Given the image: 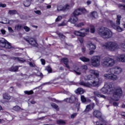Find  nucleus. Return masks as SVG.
Instances as JSON below:
<instances>
[{
  "label": "nucleus",
  "instance_id": "nucleus-1",
  "mask_svg": "<svg viewBox=\"0 0 125 125\" xmlns=\"http://www.w3.org/2000/svg\"><path fill=\"white\" fill-rule=\"evenodd\" d=\"M102 93L104 94H112V97H108V100L110 103H112L114 100L119 101L121 96L123 95V90L120 87H117L114 90L112 83H106L104 84V87L101 90Z\"/></svg>",
  "mask_w": 125,
  "mask_h": 125
},
{
  "label": "nucleus",
  "instance_id": "nucleus-2",
  "mask_svg": "<svg viewBox=\"0 0 125 125\" xmlns=\"http://www.w3.org/2000/svg\"><path fill=\"white\" fill-rule=\"evenodd\" d=\"M89 73H90V74H92V75H94V76L96 77L93 82L90 83L87 82L86 83L83 82H81L79 83V84L87 87H91V86H98L99 85H100L101 81H100V80H99V78H98V77H99V71L98 70L90 69L89 71Z\"/></svg>",
  "mask_w": 125,
  "mask_h": 125
},
{
  "label": "nucleus",
  "instance_id": "nucleus-3",
  "mask_svg": "<svg viewBox=\"0 0 125 125\" xmlns=\"http://www.w3.org/2000/svg\"><path fill=\"white\" fill-rule=\"evenodd\" d=\"M107 73L104 75V77L106 80H110L111 81H117L118 76L116 75L121 74L122 72V68L120 67L116 66L114 68H110L106 71Z\"/></svg>",
  "mask_w": 125,
  "mask_h": 125
},
{
  "label": "nucleus",
  "instance_id": "nucleus-4",
  "mask_svg": "<svg viewBox=\"0 0 125 125\" xmlns=\"http://www.w3.org/2000/svg\"><path fill=\"white\" fill-rule=\"evenodd\" d=\"M98 33L104 39H110L113 36V33L111 32V30L104 27L99 28L98 29Z\"/></svg>",
  "mask_w": 125,
  "mask_h": 125
},
{
  "label": "nucleus",
  "instance_id": "nucleus-5",
  "mask_svg": "<svg viewBox=\"0 0 125 125\" xmlns=\"http://www.w3.org/2000/svg\"><path fill=\"white\" fill-rule=\"evenodd\" d=\"M89 32V28H83L80 29L79 31H75L74 32V35L75 36H78L79 37H81L79 38V42H80L81 43H83V37L86 36V33Z\"/></svg>",
  "mask_w": 125,
  "mask_h": 125
},
{
  "label": "nucleus",
  "instance_id": "nucleus-6",
  "mask_svg": "<svg viewBox=\"0 0 125 125\" xmlns=\"http://www.w3.org/2000/svg\"><path fill=\"white\" fill-rule=\"evenodd\" d=\"M102 46L110 51H115V50H117V49H119V48L118 44L114 42H107L104 44Z\"/></svg>",
  "mask_w": 125,
  "mask_h": 125
},
{
  "label": "nucleus",
  "instance_id": "nucleus-7",
  "mask_svg": "<svg viewBox=\"0 0 125 125\" xmlns=\"http://www.w3.org/2000/svg\"><path fill=\"white\" fill-rule=\"evenodd\" d=\"M115 63V60L109 57H105L103 60L102 65L104 67H112Z\"/></svg>",
  "mask_w": 125,
  "mask_h": 125
},
{
  "label": "nucleus",
  "instance_id": "nucleus-8",
  "mask_svg": "<svg viewBox=\"0 0 125 125\" xmlns=\"http://www.w3.org/2000/svg\"><path fill=\"white\" fill-rule=\"evenodd\" d=\"M91 61L93 67H98L100 65V57L99 56H94L91 59Z\"/></svg>",
  "mask_w": 125,
  "mask_h": 125
},
{
  "label": "nucleus",
  "instance_id": "nucleus-9",
  "mask_svg": "<svg viewBox=\"0 0 125 125\" xmlns=\"http://www.w3.org/2000/svg\"><path fill=\"white\" fill-rule=\"evenodd\" d=\"M74 71L77 74V75H81L82 74V72H85V71L87 70V66L83 65L81 66L80 68H79L78 66H76L74 67Z\"/></svg>",
  "mask_w": 125,
  "mask_h": 125
},
{
  "label": "nucleus",
  "instance_id": "nucleus-10",
  "mask_svg": "<svg viewBox=\"0 0 125 125\" xmlns=\"http://www.w3.org/2000/svg\"><path fill=\"white\" fill-rule=\"evenodd\" d=\"M70 8H71V6L68 4H66L64 6L60 5L57 6V10L58 11H66V10H68V9H70Z\"/></svg>",
  "mask_w": 125,
  "mask_h": 125
},
{
  "label": "nucleus",
  "instance_id": "nucleus-11",
  "mask_svg": "<svg viewBox=\"0 0 125 125\" xmlns=\"http://www.w3.org/2000/svg\"><path fill=\"white\" fill-rule=\"evenodd\" d=\"M26 42H28L30 45H32V46L37 47L38 46V43H37V41L34 38H28V39H24Z\"/></svg>",
  "mask_w": 125,
  "mask_h": 125
},
{
  "label": "nucleus",
  "instance_id": "nucleus-12",
  "mask_svg": "<svg viewBox=\"0 0 125 125\" xmlns=\"http://www.w3.org/2000/svg\"><path fill=\"white\" fill-rule=\"evenodd\" d=\"M85 9L83 8H79L77 10H75V11L73 12L74 16H78V15H81L82 13H85Z\"/></svg>",
  "mask_w": 125,
  "mask_h": 125
},
{
  "label": "nucleus",
  "instance_id": "nucleus-13",
  "mask_svg": "<svg viewBox=\"0 0 125 125\" xmlns=\"http://www.w3.org/2000/svg\"><path fill=\"white\" fill-rule=\"evenodd\" d=\"M64 101H66L67 103H74L75 101H78V99L76 98L75 96H71L70 98L64 100Z\"/></svg>",
  "mask_w": 125,
  "mask_h": 125
},
{
  "label": "nucleus",
  "instance_id": "nucleus-14",
  "mask_svg": "<svg viewBox=\"0 0 125 125\" xmlns=\"http://www.w3.org/2000/svg\"><path fill=\"white\" fill-rule=\"evenodd\" d=\"M95 106V104H94V103H92L87 105L85 109V112H89V111H91V110H92V109L94 108Z\"/></svg>",
  "mask_w": 125,
  "mask_h": 125
},
{
  "label": "nucleus",
  "instance_id": "nucleus-15",
  "mask_svg": "<svg viewBox=\"0 0 125 125\" xmlns=\"http://www.w3.org/2000/svg\"><path fill=\"white\" fill-rule=\"evenodd\" d=\"M67 22H70L72 24H75V23L78 22V18L75 16H72L69 19Z\"/></svg>",
  "mask_w": 125,
  "mask_h": 125
},
{
  "label": "nucleus",
  "instance_id": "nucleus-16",
  "mask_svg": "<svg viewBox=\"0 0 125 125\" xmlns=\"http://www.w3.org/2000/svg\"><path fill=\"white\" fill-rule=\"evenodd\" d=\"M117 60L119 62H125V54L118 55Z\"/></svg>",
  "mask_w": 125,
  "mask_h": 125
},
{
  "label": "nucleus",
  "instance_id": "nucleus-17",
  "mask_svg": "<svg viewBox=\"0 0 125 125\" xmlns=\"http://www.w3.org/2000/svg\"><path fill=\"white\" fill-rule=\"evenodd\" d=\"M62 62L64 63V64L65 65V66L66 67V68H67L68 69H70V66H69V65H70V64H71V63L68 61V59L64 58L62 59Z\"/></svg>",
  "mask_w": 125,
  "mask_h": 125
},
{
  "label": "nucleus",
  "instance_id": "nucleus-18",
  "mask_svg": "<svg viewBox=\"0 0 125 125\" xmlns=\"http://www.w3.org/2000/svg\"><path fill=\"white\" fill-rule=\"evenodd\" d=\"M93 115L96 118H101V116H102V113H101V112L99 110H94L93 112Z\"/></svg>",
  "mask_w": 125,
  "mask_h": 125
},
{
  "label": "nucleus",
  "instance_id": "nucleus-19",
  "mask_svg": "<svg viewBox=\"0 0 125 125\" xmlns=\"http://www.w3.org/2000/svg\"><path fill=\"white\" fill-rule=\"evenodd\" d=\"M1 22L2 24H13V23H14V21H8L6 18H3Z\"/></svg>",
  "mask_w": 125,
  "mask_h": 125
},
{
  "label": "nucleus",
  "instance_id": "nucleus-20",
  "mask_svg": "<svg viewBox=\"0 0 125 125\" xmlns=\"http://www.w3.org/2000/svg\"><path fill=\"white\" fill-rule=\"evenodd\" d=\"M94 95H95V96H97L98 97H100L101 98H104V99H106V96H105L104 95L100 94L99 93V92L98 91H95L94 92Z\"/></svg>",
  "mask_w": 125,
  "mask_h": 125
},
{
  "label": "nucleus",
  "instance_id": "nucleus-21",
  "mask_svg": "<svg viewBox=\"0 0 125 125\" xmlns=\"http://www.w3.org/2000/svg\"><path fill=\"white\" fill-rule=\"evenodd\" d=\"M1 47H5V48L9 49L11 48L12 46L11 44H10V43L7 41L4 44H3L2 46H1Z\"/></svg>",
  "mask_w": 125,
  "mask_h": 125
},
{
  "label": "nucleus",
  "instance_id": "nucleus-22",
  "mask_svg": "<svg viewBox=\"0 0 125 125\" xmlns=\"http://www.w3.org/2000/svg\"><path fill=\"white\" fill-rule=\"evenodd\" d=\"M87 47L89 49V50H94V49H96V46L95 45L92 44V43H90V44H87Z\"/></svg>",
  "mask_w": 125,
  "mask_h": 125
},
{
  "label": "nucleus",
  "instance_id": "nucleus-23",
  "mask_svg": "<svg viewBox=\"0 0 125 125\" xmlns=\"http://www.w3.org/2000/svg\"><path fill=\"white\" fill-rule=\"evenodd\" d=\"M31 1H32V0H25L23 2V5L26 7H28V6H30Z\"/></svg>",
  "mask_w": 125,
  "mask_h": 125
},
{
  "label": "nucleus",
  "instance_id": "nucleus-24",
  "mask_svg": "<svg viewBox=\"0 0 125 125\" xmlns=\"http://www.w3.org/2000/svg\"><path fill=\"white\" fill-rule=\"evenodd\" d=\"M76 93H79V94H83L84 93V90L82 88H78L76 91Z\"/></svg>",
  "mask_w": 125,
  "mask_h": 125
},
{
  "label": "nucleus",
  "instance_id": "nucleus-25",
  "mask_svg": "<svg viewBox=\"0 0 125 125\" xmlns=\"http://www.w3.org/2000/svg\"><path fill=\"white\" fill-rule=\"evenodd\" d=\"M80 59L83 62H89V61H90V60L89 58H87L85 57H82L80 58Z\"/></svg>",
  "mask_w": 125,
  "mask_h": 125
},
{
  "label": "nucleus",
  "instance_id": "nucleus-26",
  "mask_svg": "<svg viewBox=\"0 0 125 125\" xmlns=\"http://www.w3.org/2000/svg\"><path fill=\"white\" fill-rule=\"evenodd\" d=\"M7 42L4 38H0V46H2Z\"/></svg>",
  "mask_w": 125,
  "mask_h": 125
},
{
  "label": "nucleus",
  "instance_id": "nucleus-27",
  "mask_svg": "<svg viewBox=\"0 0 125 125\" xmlns=\"http://www.w3.org/2000/svg\"><path fill=\"white\" fill-rule=\"evenodd\" d=\"M3 97L4 99H6V100H9L11 98V96L6 93H5L3 95Z\"/></svg>",
  "mask_w": 125,
  "mask_h": 125
},
{
  "label": "nucleus",
  "instance_id": "nucleus-28",
  "mask_svg": "<svg viewBox=\"0 0 125 125\" xmlns=\"http://www.w3.org/2000/svg\"><path fill=\"white\" fill-rule=\"evenodd\" d=\"M91 17H93V19H96L98 18V14L96 12H93L91 14Z\"/></svg>",
  "mask_w": 125,
  "mask_h": 125
},
{
  "label": "nucleus",
  "instance_id": "nucleus-29",
  "mask_svg": "<svg viewBox=\"0 0 125 125\" xmlns=\"http://www.w3.org/2000/svg\"><path fill=\"white\" fill-rule=\"evenodd\" d=\"M121 18H122V17L121 16V15H117V21H116V24L117 25H120Z\"/></svg>",
  "mask_w": 125,
  "mask_h": 125
},
{
  "label": "nucleus",
  "instance_id": "nucleus-30",
  "mask_svg": "<svg viewBox=\"0 0 125 125\" xmlns=\"http://www.w3.org/2000/svg\"><path fill=\"white\" fill-rule=\"evenodd\" d=\"M93 79V76L91 75H88L85 78V80H87L88 81H91Z\"/></svg>",
  "mask_w": 125,
  "mask_h": 125
},
{
  "label": "nucleus",
  "instance_id": "nucleus-31",
  "mask_svg": "<svg viewBox=\"0 0 125 125\" xmlns=\"http://www.w3.org/2000/svg\"><path fill=\"white\" fill-rule=\"evenodd\" d=\"M9 70L11 72H16L18 70V66L12 67Z\"/></svg>",
  "mask_w": 125,
  "mask_h": 125
},
{
  "label": "nucleus",
  "instance_id": "nucleus-32",
  "mask_svg": "<svg viewBox=\"0 0 125 125\" xmlns=\"http://www.w3.org/2000/svg\"><path fill=\"white\" fill-rule=\"evenodd\" d=\"M8 13L10 15H14V14H17V11L15 10H9Z\"/></svg>",
  "mask_w": 125,
  "mask_h": 125
},
{
  "label": "nucleus",
  "instance_id": "nucleus-33",
  "mask_svg": "<svg viewBox=\"0 0 125 125\" xmlns=\"http://www.w3.org/2000/svg\"><path fill=\"white\" fill-rule=\"evenodd\" d=\"M67 21H64L62 23L58 24V27H61L62 26H66L67 25Z\"/></svg>",
  "mask_w": 125,
  "mask_h": 125
},
{
  "label": "nucleus",
  "instance_id": "nucleus-34",
  "mask_svg": "<svg viewBox=\"0 0 125 125\" xmlns=\"http://www.w3.org/2000/svg\"><path fill=\"white\" fill-rule=\"evenodd\" d=\"M15 30L17 31H20L21 28H22V25L21 24H17L15 27Z\"/></svg>",
  "mask_w": 125,
  "mask_h": 125
},
{
  "label": "nucleus",
  "instance_id": "nucleus-35",
  "mask_svg": "<svg viewBox=\"0 0 125 125\" xmlns=\"http://www.w3.org/2000/svg\"><path fill=\"white\" fill-rule=\"evenodd\" d=\"M58 125H65L66 122L62 120H59L57 121Z\"/></svg>",
  "mask_w": 125,
  "mask_h": 125
},
{
  "label": "nucleus",
  "instance_id": "nucleus-36",
  "mask_svg": "<svg viewBox=\"0 0 125 125\" xmlns=\"http://www.w3.org/2000/svg\"><path fill=\"white\" fill-rule=\"evenodd\" d=\"M75 27H77L78 28H81L83 27V26H84V24L83 22H81L78 24H75Z\"/></svg>",
  "mask_w": 125,
  "mask_h": 125
},
{
  "label": "nucleus",
  "instance_id": "nucleus-37",
  "mask_svg": "<svg viewBox=\"0 0 125 125\" xmlns=\"http://www.w3.org/2000/svg\"><path fill=\"white\" fill-rule=\"evenodd\" d=\"M20 109H21V108L18 106V105H16L15 106L13 107V110H14V111H19Z\"/></svg>",
  "mask_w": 125,
  "mask_h": 125
},
{
  "label": "nucleus",
  "instance_id": "nucleus-38",
  "mask_svg": "<svg viewBox=\"0 0 125 125\" xmlns=\"http://www.w3.org/2000/svg\"><path fill=\"white\" fill-rule=\"evenodd\" d=\"M15 60H16V61H20V62H24V61H25L24 59L21 58H15Z\"/></svg>",
  "mask_w": 125,
  "mask_h": 125
},
{
  "label": "nucleus",
  "instance_id": "nucleus-39",
  "mask_svg": "<svg viewBox=\"0 0 125 125\" xmlns=\"http://www.w3.org/2000/svg\"><path fill=\"white\" fill-rule=\"evenodd\" d=\"M81 99L82 102H83V103H84V102H86V99L85 98V97H84V96H81Z\"/></svg>",
  "mask_w": 125,
  "mask_h": 125
},
{
  "label": "nucleus",
  "instance_id": "nucleus-40",
  "mask_svg": "<svg viewBox=\"0 0 125 125\" xmlns=\"http://www.w3.org/2000/svg\"><path fill=\"white\" fill-rule=\"evenodd\" d=\"M24 93L25 94H28V95H30V94H33V93H34V92H33L32 90H31V91H24Z\"/></svg>",
  "mask_w": 125,
  "mask_h": 125
},
{
  "label": "nucleus",
  "instance_id": "nucleus-41",
  "mask_svg": "<svg viewBox=\"0 0 125 125\" xmlns=\"http://www.w3.org/2000/svg\"><path fill=\"white\" fill-rule=\"evenodd\" d=\"M90 27H91V28H90L91 33H95V28L94 27V26L93 25H91Z\"/></svg>",
  "mask_w": 125,
  "mask_h": 125
},
{
  "label": "nucleus",
  "instance_id": "nucleus-42",
  "mask_svg": "<svg viewBox=\"0 0 125 125\" xmlns=\"http://www.w3.org/2000/svg\"><path fill=\"white\" fill-rule=\"evenodd\" d=\"M114 101H115V100L113 101L112 103H113V105L114 106V107H117L118 106L119 104L117 102H114ZM110 104H112V103H109Z\"/></svg>",
  "mask_w": 125,
  "mask_h": 125
},
{
  "label": "nucleus",
  "instance_id": "nucleus-43",
  "mask_svg": "<svg viewBox=\"0 0 125 125\" xmlns=\"http://www.w3.org/2000/svg\"><path fill=\"white\" fill-rule=\"evenodd\" d=\"M62 20V17L59 16L58 18L56 19V22H58V21H61Z\"/></svg>",
  "mask_w": 125,
  "mask_h": 125
},
{
  "label": "nucleus",
  "instance_id": "nucleus-44",
  "mask_svg": "<svg viewBox=\"0 0 125 125\" xmlns=\"http://www.w3.org/2000/svg\"><path fill=\"white\" fill-rule=\"evenodd\" d=\"M24 30H25V32H29L30 31V28L28 26H25L23 27Z\"/></svg>",
  "mask_w": 125,
  "mask_h": 125
},
{
  "label": "nucleus",
  "instance_id": "nucleus-45",
  "mask_svg": "<svg viewBox=\"0 0 125 125\" xmlns=\"http://www.w3.org/2000/svg\"><path fill=\"white\" fill-rule=\"evenodd\" d=\"M58 36L60 38H61V39H65V37L64 36V35H63V34L62 33H59Z\"/></svg>",
  "mask_w": 125,
  "mask_h": 125
},
{
  "label": "nucleus",
  "instance_id": "nucleus-46",
  "mask_svg": "<svg viewBox=\"0 0 125 125\" xmlns=\"http://www.w3.org/2000/svg\"><path fill=\"white\" fill-rule=\"evenodd\" d=\"M51 106L53 108H54V109H57V108H58V106L55 104H52Z\"/></svg>",
  "mask_w": 125,
  "mask_h": 125
},
{
  "label": "nucleus",
  "instance_id": "nucleus-47",
  "mask_svg": "<svg viewBox=\"0 0 125 125\" xmlns=\"http://www.w3.org/2000/svg\"><path fill=\"white\" fill-rule=\"evenodd\" d=\"M116 29L118 32H122L123 31V29H122V28H121V27H119V26H117L116 27Z\"/></svg>",
  "mask_w": 125,
  "mask_h": 125
},
{
  "label": "nucleus",
  "instance_id": "nucleus-48",
  "mask_svg": "<svg viewBox=\"0 0 125 125\" xmlns=\"http://www.w3.org/2000/svg\"><path fill=\"white\" fill-rule=\"evenodd\" d=\"M34 12L36 14H38V15H41V14H42V12H41L40 10L34 11Z\"/></svg>",
  "mask_w": 125,
  "mask_h": 125
},
{
  "label": "nucleus",
  "instance_id": "nucleus-49",
  "mask_svg": "<svg viewBox=\"0 0 125 125\" xmlns=\"http://www.w3.org/2000/svg\"><path fill=\"white\" fill-rule=\"evenodd\" d=\"M77 115H78V113H75L72 114L71 115V119H74V118H75V117L77 116Z\"/></svg>",
  "mask_w": 125,
  "mask_h": 125
},
{
  "label": "nucleus",
  "instance_id": "nucleus-50",
  "mask_svg": "<svg viewBox=\"0 0 125 125\" xmlns=\"http://www.w3.org/2000/svg\"><path fill=\"white\" fill-rule=\"evenodd\" d=\"M41 63L42 65H45V60L44 59H42L41 60Z\"/></svg>",
  "mask_w": 125,
  "mask_h": 125
},
{
  "label": "nucleus",
  "instance_id": "nucleus-51",
  "mask_svg": "<svg viewBox=\"0 0 125 125\" xmlns=\"http://www.w3.org/2000/svg\"><path fill=\"white\" fill-rule=\"evenodd\" d=\"M6 5L5 4H3L2 2H0V7H6Z\"/></svg>",
  "mask_w": 125,
  "mask_h": 125
},
{
  "label": "nucleus",
  "instance_id": "nucleus-52",
  "mask_svg": "<svg viewBox=\"0 0 125 125\" xmlns=\"http://www.w3.org/2000/svg\"><path fill=\"white\" fill-rule=\"evenodd\" d=\"M121 47L123 48V50L125 51V43L121 44Z\"/></svg>",
  "mask_w": 125,
  "mask_h": 125
},
{
  "label": "nucleus",
  "instance_id": "nucleus-53",
  "mask_svg": "<svg viewBox=\"0 0 125 125\" xmlns=\"http://www.w3.org/2000/svg\"><path fill=\"white\" fill-rule=\"evenodd\" d=\"M8 30L10 33H13V29L10 27H8Z\"/></svg>",
  "mask_w": 125,
  "mask_h": 125
},
{
  "label": "nucleus",
  "instance_id": "nucleus-54",
  "mask_svg": "<svg viewBox=\"0 0 125 125\" xmlns=\"http://www.w3.org/2000/svg\"><path fill=\"white\" fill-rule=\"evenodd\" d=\"M119 6L121 7V9H124V10H125V5H120Z\"/></svg>",
  "mask_w": 125,
  "mask_h": 125
},
{
  "label": "nucleus",
  "instance_id": "nucleus-55",
  "mask_svg": "<svg viewBox=\"0 0 125 125\" xmlns=\"http://www.w3.org/2000/svg\"><path fill=\"white\" fill-rule=\"evenodd\" d=\"M47 70L48 72V73H51V68L49 67H47Z\"/></svg>",
  "mask_w": 125,
  "mask_h": 125
},
{
  "label": "nucleus",
  "instance_id": "nucleus-56",
  "mask_svg": "<svg viewBox=\"0 0 125 125\" xmlns=\"http://www.w3.org/2000/svg\"><path fill=\"white\" fill-rule=\"evenodd\" d=\"M5 32L6 31L3 29L1 30V34H2V35H5Z\"/></svg>",
  "mask_w": 125,
  "mask_h": 125
},
{
  "label": "nucleus",
  "instance_id": "nucleus-57",
  "mask_svg": "<svg viewBox=\"0 0 125 125\" xmlns=\"http://www.w3.org/2000/svg\"><path fill=\"white\" fill-rule=\"evenodd\" d=\"M90 53H89V54L90 55H92L93 53H94V51H93V50H90Z\"/></svg>",
  "mask_w": 125,
  "mask_h": 125
},
{
  "label": "nucleus",
  "instance_id": "nucleus-58",
  "mask_svg": "<svg viewBox=\"0 0 125 125\" xmlns=\"http://www.w3.org/2000/svg\"><path fill=\"white\" fill-rule=\"evenodd\" d=\"M29 65L30 66V67H34L35 66V64H33L32 62H29Z\"/></svg>",
  "mask_w": 125,
  "mask_h": 125
},
{
  "label": "nucleus",
  "instance_id": "nucleus-59",
  "mask_svg": "<svg viewBox=\"0 0 125 125\" xmlns=\"http://www.w3.org/2000/svg\"><path fill=\"white\" fill-rule=\"evenodd\" d=\"M50 83L49 82H46V83H43L42 84V85H46V84H49Z\"/></svg>",
  "mask_w": 125,
  "mask_h": 125
},
{
  "label": "nucleus",
  "instance_id": "nucleus-60",
  "mask_svg": "<svg viewBox=\"0 0 125 125\" xmlns=\"http://www.w3.org/2000/svg\"><path fill=\"white\" fill-rule=\"evenodd\" d=\"M46 8H47V9H49V8H51V5H47L46 6Z\"/></svg>",
  "mask_w": 125,
  "mask_h": 125
},
{
  "label": "nucleus",
  "instance_id": "nucleus-61",
  "mask_svg": "<svg viewBox=\"0 0 125 125\" xmlns=\"http://www.w3.org/2000/svg\"><path fill=\"white\" fill-rule=\"evenodd\" d=\"M68 84H70V85H71V84H75V83H74L73 82H69Z\"/></svg>",
  "mask_w": 125,
  "mask_h": 125
},
{
  "label": "nucleus",
  "instance_id": "nucleus-62",
  "mask_svg": "<svg viewBox=\"0 0 125 125\" xmlns=\"http://www.w3.org/2000/svg\"><path fill=\"white\" fill-rule=\"evenodd\" d=\"M85 48H82V52H85Z\"/></svg>",
  "mask_w": 125,
  "mask_h": 125
},
{
  "label": "nucleus",
  "instance_id": "nucleus-63",
  "mask_svg": "<svg viewBox=\"0 0 125 125\" xmlns=\"http://www.w3.org/2000/svg\"><path fill=\"white\" fill-rule=\"evenodd\" d=\"M39 2H43L44 1V0H38Z\"/></svg>",
  "mask_w": 125,
  "mask_h": 125
},
{
  "label": "nucleus",
  "instance_id": "nucleus-64",
  "mask_svg": "<svg viewBox=\"0 0 125 125\" xmlns=\"http://www.w3.org/2000/svg\"><path fill=\"white\" fill-rule=\"evenodd\" d=\"M121 115L123 116V117H125V112H122L121 113Z\"/></svg>",
  "mask_w": 125,
  "mask_h": 125
}]
</instances>
